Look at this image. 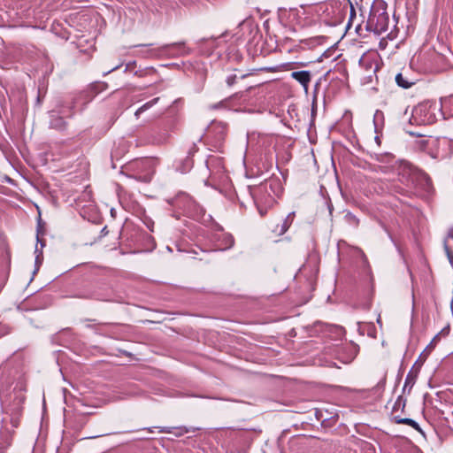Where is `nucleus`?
<instances>
[{
    "mask_svg": "<svg viewBox=\"0 0 453 453\" xmlns=\"http://www.w3.org/2000/svg\"><path fill=\"white\" fill-rule=\"evenodd\" d=\"M377 160L381 164L380 167L383 173H395L398 175L399 180L407 188L414 185L418 173L409 162L395 160L392 154L380 155Z\"/></svg>",
    "mask_w": 453,
    "mask_h": 453,
    "instance_id": "obj_1",
    "label": "nucleus"
},
{
    "mask_svg": "<svg viewBox=\"0 0 453 453\" xmlns=\"http://www.w3.org/2000/svg\"><path fill=\"white\" fill-rule=\"evenodd\" d=\"M389 23L387 3L384 0H374L370 9L365 29L380 35L388 30Z\"/></svg>",
    "mask_w": 453,
    "mask_h": 453,
    "instance_id": "obj_2",
    "label": "nucleus"
},
{
    "mask_svg": "<svg viewBox=\"0 0 453 453\" xmlns=\"http://www.w3.org/2000/svg\"><path fill=\"white\" fill-rule=\"evenodd\" d=\"M167 202L189 217H196L202 212V208L199 204L185 192H179L174 197L167 200Z\"/></svg>",
    "mask_w": 453,
    "mask_h": 453,
    "instance_id": "obj_3",
    "label": "nucleus"
},
{
    "mask_svg": "<svg viewBox=\"0 0 453 453\" xmlns=\"http://www.w3.org/2000/svg\"><path fill=\"white\" fill-rule=\"evenodd\" d=\"M75 101L72 100L69 103H66V106L64 103H59L57 105V110H53L50 112V127L51 128L57 129V130H63L65 128L66 122L64 119L63 116L65 117H72L73 114V109L75 106Z\"/></svg>",
    "mask_w": 453,
    "mask_h": 453,
    "instance_id": "obj_4",
    "label": "nucleus"
},
{
    "mask_svg": "<svg viewBox=\"0 0 453 453\" xmlns=\"http://www.w3.org/2000/svg\"><path fill=\"white\" fill-rule=\"evenodd\" d=\"M268 188H270L272 190V188H273V181H265V182L262 183L254 191L255 202L257 203L258 211H259L260 215H262V216L265 215V212H266V211H265L262 208L264 193L267 194V197L265 198V203L273 204V203L274 201V198L269 193Z\"/></svg>",
    "mask_w": 453,
    "mask_h": 453,
    "instance_id": "obj_5",
    "label": "nucleus"
},
{
    "mask_svg": "<svg viewBox=\"0 0 453 453\" xmlns=\"http://www.w3.org/2000/svg\"><path fill=\"white\" fill-rule=\"evenodd\" d=\"M395 81L398 87L406 89L415 85L418 79L410 69H403L395 75Z\"/></svg>",
    "mask_w": 453,
    "mask_h": 453,
    "instance_id": "obj_6",
    "label": "nucleus"
},
{
    "mask_svg": "<svg viewBox=\"0 0 453 453\" xmlns=\"http://www.w3.org/2000/svg\"><path fill=\"white\" fill-rule=\"evenodd\" d=\"M166 130H151L142 141L141 144L160 145L165 143L169 139Z\"/></svg>",
    "mask_w": 453,
    "mask_h": 453,
    "instance_id": "obj_7",
    "label": "nucleus"
},
{
    "mask_svg": "<svg viewBox=\"0 0 453 453\" xmlns=\"http://www.w3.org/2000/svg\"><path fill=\"white\" fill-rule=\"evenodd\" d=\"M158 429L159 433H173L175 436L180 437L184 435L185 434L195 432L196 429L193 427H187V426H177V427H171V426H154V427H148L144 428L145 430H148L149 432L152 433L154 429Z\"/></svg>",
    "mask_w": 453,
    "mask_h": 453,
    "instance_id": "obj_8",
    "label": "nucleus"
},
{
    "mask_svg": "<svg viewBox=\"0 0 453 453\" xmlns=\"http://www.w3.org/2000/svg\"><path fill=\"white\" fill-rule=\"evenodd\" d=\"M164 52L169 53L173 56H183L188 54L189 50L184 42H174L162 46Z\"/></svg>",
    "mask_w": 453,
    "mask_h": 453,
    "instance_id": "obj_9",
    "label": "nucleus"
},
{
    "mask_svg": "<svg viewBox=\"0 0 453 453\" xmlns=\"http://www.w3.org/2000/svg\"><path fill=\"white\" fill-rule=\"evenodd\" d=\"M107 88L106 83L104 82H95L92 83L87 91H84L81 96H85L87 98V102H89L98 93L104 91Z\"/></svg>",
    "mask_w": 453,
    "mask_h": 453,
    "instance_id": "obj_10",
    "label": "nucleus"
},
{
    "mask_svg": "<svg viewBox=\"0 0 453 453\" xmlns=\"http://www.w3.org/2000/svg\"><path fill=\"white\" fill-rule=\"evenodd\" d=\"M291 77L299 82L305 90L308 89L309 84L311 80V75L310 71H296L291 73Z\"/></svg>",
    "mask_w": 453,
    "mask_h": 453,
    "instance_id": "obj_11",
    "label": "nucleus"
},
{
    "mask_svg": "<svg viewBox=\"0 0 453 453\" xmlns=\"http://www.w3.org/2000/svg\"><path fill=\"white\" fill-rule=\"evenodd\" d=\"M438 146L441 149V152L438 151L437 157L445 158L450 156L451 154V147L453 146V142L449 140L446 137H442L437 141Z\"/></svg>",
    "mask_w": 453,
    "mask_h": 453,
    "instance_id": "obj_12",
    "label": "nucleus"
},
{
    "mask_svg": "<svg viewBox=\"0 0 453 453\" xmlns=\"http://www.w3.org/2000/svg\"><path fill=\"white\" fill-rule=\"evenodd\" d=\"M294 218L295 211L288 213V215L284 219L283 222L280 225H277L273 231L278 235L284 234L292 225Z\"/></svg>",
    "mask_w": 453,
    "mask_h": 453,
    "instance_id": "obj_13",
    "label": "nucleus"
},
{
    "mask_svg": "<svg viewBox=\"0 0 453 453\" xmlns=\"http://www.w3.org/2000/svg\"><path fill=\"white\" fill-rule=\"evenodd\" d=\"M385 124L384 113L380 110H377L373 115L374 131L378 134L381 132Z\"/></svg>",
    "mask_w": 453,
    "mask_h": 453,
    "instance_id": "obj_14",
    "label": "nucleus"
},
{
    "mask_svg": "<svg viewBox=\"0 0 453 453\" xmlns=\"http://www.w3.org/2000/svg\"><path fill=\"white\" fill-rule=\"evenodd\" d=\"M220 242L221 243L219 248L220 250L231 249L234 244V239L230 234H222Z\"/></svg>",
    "mask_w": 453,
    "mask_h": 453,
    "instance_id": "obj_15",
    "label": "nucleus"
},
{
    "mask_svg": "<svg viewBox=\"0 0 453 453\" xmlns=\"http://www.w3.org/2000/svg\"><path fill=\"white\" fill-rule=\"evenodd\" d=\"M394 419H395V423H397V424L408 425V426H411L412 428H414L415 430L422 433V430H421L419 425L412 418H401L400 415H395L394 417Z\"/></svg>",
    "mask_w": 453,
    "mask_h": 453,
    "instance_id": "obj_16",
    "label": "nucleus"
},
{
    "mask_svg": "<svg viewBox=\"0 0 453 453\" xmlns=\"http://www.w3.org/2000/svg\"><path fill=\"white\" fill-rule=\"evenodd\" d=\"M405 403L406 400L403 398V396L399 395L392 407V415L395 417V415H398V411H403L405 408Z\"/></svg>",
    "mask_w": 453,
    "mask_h": 453,
    "instance_id": "obj_17",
    "label": "nucleus"
},
{
    "mask_svg": "<svg viewBox=\"0 0 453 453\" xmlns=\"http://www.w3.org/2000/svg\"><path fill=\"white\" fill-rule=\"evenodd\" d=\"M159 101V97H155L152 100L143 104L141 107H139L136 111L134 112V116L136 119L140 117L142 113H143L145 111L150 109L153 107L157 102Z\"/></svg>",
    "mask_w": 453,
    "mask_h": 453,
    "instance_id": "obj_18",
    "label": "nucleus"
},
{
    "mask_svg": "<svg viewBox=\"0 0 453 453\" xmlns=\"http://www.w3.org/2000/svg\"><path fill=\"white\" fill-rule=\"evenodd\" d=\"M131 167L137 168V169H148L150 167V160H139L131 165Z\"/></svg>",
    "mask_w": 453,
    "mask_h": 453,
    "instance_id": "obj_19",
    "label": "nucleus"
},
{
    "mask_svg": "<svg viewBox=\"0 0 453 453\" xmlns=\"http://www.w3.org/2000/svg\"><path fill=\"white\" fill-rule=\"evenodd\" d=\"M212 128L217 130V132L219 134L218 142L222 141L224 139L225 132H226L225 126H223L221 124H217V125H214Z\"/></svg>",
    "mask_w": 453,
    "mask_h": 453,
    "instance_id": "obj_20",
    "label": "nucleus"
},
{
    "mask_svg": "<svg viewBox=\"0 0 453 453\" xmlns=\"http://www.w3.org/2000/svg\"><path fill=\"white\" fill-rule=\"evenodd\" d=\"M345 219L349 224H350L354 226H357L359 224V219L351 212H348L345 215Z\"/></svg>",
    "mask_w": 453,
    "mask_h": 453,
    "instance_id": "obj_21",
    "label": "nucleus"
},
{
    "mask_svg": "<svg viewBox=\"0 0 453 453\" xmlns=\"http://www.w3.org/2000/svg\"><path fill=\"white\" fill-rule=\"evenodd\" d=\"M81 297H83V298H94V299H96V300H102V301H106L107 299L104 298V296H100L98 293L96 292H91L88 295H84V296H81Z\"/></svg>",
    "mask_w": 453,
    "mask_h": 453,
    "instance_id": "obj_22",
    "label": "nucleus"
},
{
    "mask_svg": "<svg viewBox=\"0 0 453 453\" xmlns=\"http://www.w3.org/2000/svg\"><path fill=\"white\" fill-rule=\"evenodd\" d=\"M134 178L142 182H149L151 180V174L150 173H147L144 175L134 176Z\"/></svg>",
    "mask_w": 453,
    "mask_h": 453,
    "instance_id": "obj_23",
    "label": "nucleus"
},
{
    "mask_svg": "<svg viewBox=\"0 0 453 453\" xmlns=\"http://www.w3.org/2000/svg\"><path fill=\"white\" fill-rule=\"evenodd\" d=\"M449 331H450L449 325H447L441 330V332L438 334H436L434 339L439 338L440 336H447L449 334Z\"/></svg>",
    "mask_w": 453,
    "mask_h": 453,
    "instance_id": "obj_24",
    "label": "nucleus"
},
{
    "mask_svg": "<svg viewBox=\"0 0 453 453\" xmlns=\"http://www.w3.org/2000/svg\"><path fill=\"white\" fill-rule=\"evenodd\" d=\"M237 79L236 74H230L226 77V82L228 86H233Z\"/></svg>",
    "mask_w": 453,
    "mask_h": 453,
    "instance_id": "obj_25",
    "label": "nucleus"
},
{
    "mask_svg": "<svg viewBox=\"0 0 453 453\" xmlns=\"http://www.w3.org/2000/svg\"><path fill=\"white\" fill-rule=\"evenodd\" d=\"M444 249H445V251H446V254H447V257L450 262V264H453V255L452 253L450 252L449 249V246L448 244L446 243V242H444Z\"/></svg>",
    "mask_w": 453,
    "mask_h": 453,
    "instance_id": "obj_26",
    "label": "nucleus"
},
{
    "mask_svg": "<svg viewBox=\"0 0 453 453\" xmlns=\"http://www.w3.org/2000/svg\"><path fill=\"white\" fill-rule=\"evenodd\" d=\"M425 111H426V106H418V107L415 108V110H414L415 116H414V118L416 119L418 114H421Z\"/></svg>",
    "mask_w": 453,
    "mask_h": 453,
    "instance_id": "obj_27",
    "label": "nucleus"
},
{
    "mask_svg": "<svg viewBox=\"0 0 453 453\" xmlns=\"http://www.w3.org/2000/svg\"><path fill=\"white\" fill-rule=\"evenodd\" d=\"M432 121H433L432 116H429V117L425 116L423 119H420L418 120V122L420 124H428V123H431Z\"/></svg>",
    "mask_w": 453,
    "mask_h": 453,
    "instance_id": "obj_28",
    "label": "nucleus"
},
{
    "mask_svg": "<svg viewBox=\"0 0 453 453\" xmlns=\"http://www.w3.org/2000/svg\"><path fill=\"white\" fill-rule=\"evenodd\" d=\"M35 253L37 254L36 255V257H35V264L38 265V264H41L42 263V259L41 258V254H38V249L37 247L35 248Z\"/></svg>",
    "mask_w": 453,
    "mask_h": 453,
    "instance_id": "obj_29",
    "label": "nucleus"
},
{
    "mask_svg": "<svg viewBox=\"0 0 453 453\" xmlns=\"http://www.w3.org/2000/svg\"><path fill=\"white\" fill-rule=\"evenodd\" d=\"M375 142H376L378 144H380V139L379 135H376V136H375Z\"/></svg>",
    "mask_w": 453,
    "mask_h": 453,
    "instance_id": "obj_30",
    "label": "nucleus"
},
{
    "mask_svg": "<svg viewBox=\"0 0 453 453\" xmlns=\"http://www.w3.org/2000/svg\"><path fill=\"white\" fill-rule=\"evenodd\" d=\"M37 242H40L41 246L43 247L45 244H44V242L41 241L39 239V237H37Z\"/></svg>",
    "mask_w": 453,
    "mask_h": 453,
    "instance_id": "obj_31",
    "label": "nucleus"
},
{
    "mask_svg": "<svg viewBox=\"0 0 453 453\" xmlns=\"http://www.w3.org/2000/svg\"><path fill=\"white\" fill-rule=\"evenodd\" d=\"M214 160V158H210L207 160L206 164H207V166L209 167V165Z\"/></svg>",
    "mask_w": 453,
    "mask_h": 453,
    "instance_id": "obj_32",
    "label": "nucleus"
},
{
    "mask_svg": "<svg viewBox=\"0 0 453 453\" xmlns=\"http://www.w3.org/2000/svg\"><path fill=\"white\" fill-rule=\"evenodd\" d=\"M449 237H450V238H452V239H453V231H450V232L449 233Z\"/></svg>",
    "mask_w": 453,
    "mask_h": 453,
    "instance_id": "obj_33",
    "label": "nucleus"
},
{
    "mask_svg": "<svg viewBox=\"0 0 453 453\" xmlns=\"http://www.w3.org/2000/svg\"><path fill=\"white\" fill-rule=\"evenodd\" d=\"M450 309H451V311H452V313H453V299L451 300Z\"/></svg>",
    "mask_w": 453,
    "mask_h": 453,
    "instance_id": "obj_34",
    "label": "nucleus"
},
{
    "mask_svg": "<svg viewBox=\"0 0 453 453\" xmlns=\"http://www.w3.org/2000/svg\"><path fill=\"white\" fill-rule=\"evenodd\" d=\"M219 107V104H214L211 106L212 109H217Z\"/></svg>",
    "mask_w": 453,
    "mask_h": 453,
    "instance_id": "obj_35",
    "label": "nucleus"
},
{
    "mask_svg": "<svg viewBox=\"0 0 453 453\" xmlns=\"http://www.w3.org/2000/svg\"><path fill=\"white\" fill-rule=\"evenodd\" d=\"M248 75H249V74H242V75L241 76V79H244V78H246Z\"/></svg>",
    "mask_w": 453,
    "mask_h": 453,
    "instance_id": "obj_36",
    "label": "nucleus"
},
{
    "mask_svg": "<svg viewBox=\"0 0 453 453\" xmlns=\"http://www.w3.org/2000/svg\"><path fill=\"white\" fill-rule=\"evenodd\" d=\"M118 67H119V66H115V67H113V68L111 70V71L116 70ZM109 73H110V71H109ZM106 73H108V72H107Z\"/></svg>",
    "mask_w": 453,
    "mask_h": 453,
    "instance_id": "obj_37",
    "label": "nucleus"
},
{
    "mask_svg": "<svg viewBox=\"0 0 453 453\" xmlns=\"http://www.w3.org/2000/svg\"><path fill=\"white\" fill-rule=\"evenodd\" d=\"M451 96H452V98H453V95H452Z\"/></svg>",
    "mask_w": 453,
    "mask_h": 453,
    "instance_id": "obj_38",
    "label": "nucleus"
}]
</instances>
